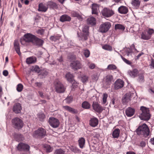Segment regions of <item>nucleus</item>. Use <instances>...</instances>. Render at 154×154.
I'll return each mask as SVG.
<instances>
[{
    "label": "nucleus",
    "instance_id": "f257e3e1",
    "mask_svg": "<svg viewBox=\"0 0 154 154\" xmlns=\"http://www.w3.org/2000/svg\"><path fill=\"white\" fill-rule=\"evenodd\" d=\"M140 110L142 113L139 116L140 119L145 120H149L151 117L149 109L145 106H142L140 107Z\"/></svg>",
    "mask_w": 154,
    "mask_h": 154
},
{
    "label": "nucleus",
    "instance_id": "f03ea898",
    "mask_svg": "<svg viewBox=\"0 0 154 154\" xmlns=\"http://www.w3.org/2000/svg\"><path fill=\"white\" fill-rule=\"evenodd\" d=\"M136 132L138 135H143L144 137L148 136L149 133V129L145 124L140 126L136 130Z\"/></svg>",
    "mask_w": 154,
    "mask_h": 154
},
{
    "label": "nucleus",
    "instance_id": "7ed1b4c3",
    "mask_svg": "<svg viewBox=\"0 0 154 154\" xmlns=\"http://www.w3.org/2000/svg\"><path fill=\"white\" fill-rule=\"evenodd\" d=\"M154 33V30L152 29H149L142 32L141 38L144 40H148L151 38L152 35Z\"/></svg>",
    "mask_w": 154,
    "mask_h": 154
},
{
    "label": "nucleus",
    "instance_id": "20e7f679",
    "mask_svg": "<svg viewBox=\"0 0 154 154\" xmlns=\"http://www.w3.org/2000/svg\"><path fill=\"white\" fill-rule=\"evenodd\" d=\"M111 26V23L109 22L103 23L100 26L99 31L102 33H106L108 31Z\"/></svg>",
    "mask_w": 154,
    "mask_h": 154
},
{
    "label": "nucleus",
    "instance_id": "39448f33",
    "mask_svg": "<svg viewBox=\"0 0 154 154\" xmlns=\"http://www.w3.org/2000/svg\"><path fill=\"white\" fill-rule=\"evenodd\" d=\"M89 27L87 26H84L82 29V33L80 36L79 40L84 41L86 40L88 38L89 35Z\"/></svg>",
    "mask_w": 154,
    "mask_h": 154
},
{
    "label": "nucleus",
    "instance_id": "423d86ee",
    "mask_svg": "<svg viewBox=\"0 0 154 154\" xmlns=\"http://www.w3.org/2000/svg\"><path fill=\"white\" fill-rule=\"evenodd\" d=\"M12 122L16 128L20 129L23 126V123L22 120L18 118H15L12 119Z\"/></svg>",
    "mask_w": 154,
    "mask_h": 154
},
{
    "label": "nucleus",
    "instance_id": "0eeeda50",
    "mask_svg": "<svg viewBox=\"0 0 154 154\" xmlns=\"http://www.w3.org/2000/svg\"><path fill=\"white\" fill-rule=\"evenodd\" d=\"M55 88L56 91L59 93L63 92L65 91V88L61 82L58 81L55 82Z\"/></svg>",
    "mask_w": 154,
    "mask_h": 154
},
{
    "label": "nucleus",
    "instance_id": "6e6552de",
    "mask_svg": "<svg viewBox=\"0 0 154 154\" xmlns=\"http://www.w3.org/2000/svg\"><path fill=\"white\" fill-rule=\"evenodd\" d=\"M35 35L30 33L26 34L24 35V38L23 40H20V42L21 44H23V41H25L26 42H31L33 43L34 39H35Z\"/></svg>",
    "mask_w": 154,
    "mask_h": 154
},
{
    "label": "nucleus",
    "instance_id": "1a4fd4ad",
    "mask_svg": "<svg viewBox=\"0 0 154 154\" xmlns=\"http://www.w3.org/2000/svg\"><path fill=\"white\" fill-rule=\"evenodd\" d=\"M46 134V131L43 128H40L34 132V136L39 137H42Z\"/></svg>",
    "mask_w": 154,
    "mask_h": 154
},
{
    "label": "nucleus",
    "instance_id": "9d476101",
    "mask_svg": "<svg viewBox=\"0 0 154 154\" xmlns=\"http://www.w3.org/2000/svg\"><path fill=\"white\" fill-rule=\"evenodd\" d=\"M49 123L50 125L54 128L57 127L60 124L58 119L54 117L50 118L49 119Z\"/></svg>",
    "mask_w": 154,
    "mask_h": 154
},
{
    "label": "nucleus",
    "instance_id": "9b49d317",
    "mask_svg": "<svg viewBox=\"0 0 154 154\" xmlns=\"http://www.w3.org/2000/svg\"><path fill=\"white\" fill-rule=\"evenodd\" d=\"M101 12L103 16L107 17H110L114 14L112 10L107 8H104Z\"/></svg>",
    "mask_w": 154,
    "mask_h": 154
},
{
    "label": "nucleus",
    "instance_id": "f8f14e48",
    "mask_svg": "<svg viewBox=\"0 0 154 154\" xmlns=\"http://www.w3.org/2000/svg\"><path fill=\"white\" fill-rule=\"evenodd\" d=\"M93 109L95 111L100 113L104 109L103 107L101 106L97 102H93L92 105Z\"/></svg>",
    "mask_w": 154,
    "mask_h": 154
},
{
    "label": "nucleus",
    "instance_id": "ddd939ff",
    "mask_svg": "<svg viewBox=\"0 0 154 154\" xmlns=\"http://www.w3.org/2000/svg\"><path fill=\"white\" fill-rule=\"evenodd\" d=\"M132 95L133 94L131 93H128L126 94L122 99V101L123 103L124 104H126L127 102L131 100Z\"/></svg>",
    "mask_w": 154,
    "mask_h": 154
},
{
    "label": "nucleus",
    "instance_id": "4468645a",
    "mask_svg": "<svg viewBox=\"0 0 154 154\" xmlns=\"http://www.w3.org/2000/svg\"><path fill=\"white\" fill-rule=\"evenodd\" d=\"M124 82L121 79H119L115 82V88L118 89L123 87L124 86Z\"/></svg>",
    "mask_w": 154,
    "mask_h": 154
},
{
    "label": "nucleus",
    "instance_id": "2eb2a0df",
    "mask_svg": "<svg viewBox=\"0 0 154 154\" xmlns=\"http://www.w3.org/2000/svg\"><path fill=\"white\" fill-rule=\"evenodd\" d=\"M70 65L72 69L76 70L80 69L82 67L81 64L78 61L72 62L71 63Z\"/></svg>",
    "mask_w": 154,
    "mask_h": 154
},
{
    "label": "nucleus",
    "instance_id": "dca6fc26",
    "mask_svg": "<svg viewBox=\"0 0 154 154\" xmlns=\"http://www.w3.org/2000/svg\"><path fill=\"white\" fill-rule=\"evenodd\" d=\"M18 149L21 151L22 150H29V146L27 144L20 143H19L17 146Z\"/></svg>",
    "mask_w": 154,
    "mask_h": 154
},
{
    "label": "nucleus",
    "instance_id": "f3484780",
    "mask_svg": "<svg viewBox=\"0 0 154 154\" xmlns=\"http://www.w3.org/2000/svg\"><path fill=\"white\" fill-rule=\"evenodd\" d=\"M113 80V76L110 74L107 75L104 78V81L107 84H110Z\"/></svg>",
    "mask_w": 154,
    "mask_h": 154
},
{
    "label": "nucleus",
    "instance_id": "a211bd4d",
    "mask_svg": "<svg viewBox=\"0 0 154 154\" xmlns=\"http://www.w3.org/2000/svg\"><path fill=\"white\" fill-rule=\"evenodd\" d=\"M22 107L19 103L15 104L13 108V111L16 113H18L20 112Z\"/></svg>",
    "mask_w": 154,
    "mask_h": 154
},
{
    "label": "nucleus",
    "instance_id": "6ab92c4d",
    "mask_svg": "<svg viewBox=\"0 0 154 154\" xmlns=\"http://www.w3.org/2000/svg\"><path fill=\"white\" fill-rule=\"evenodd\" d=\"M48 7L46 4H43V3H40L38 5V11L45 12L47 10Z\"/></svg>",
    "mask_w": 154,
    "mask_h": 154
},
{
    "label": "nucleus",
    "instance_id": "aec40b11",
    "mask_svg": "<svg viewBox=\"0 0 154 154\" xmlns=\"http://www.w3.org/2000/svg\"><path fill=\"white\" fill-rule=\"evenodd\" d=\"M98 123V120L95 117L91 118L89 121L90 125L93 127L97 126Z\"/></svg>",
    "mask_w": 154,
    "mask_h": 154
},
{
    "label": "nucleus",
    "instance_id": "412c9836",
    "mask_svg": "<svg viewBox=\"0 0 154 154\" xmlns=\"http://www.w3.org/2000/svg\"><path fill=\"white\" fill-rule=\"evenodd\" d=\"M14 47L17 53L19 55H21V53L20 51L19 43L18 41L15 40L14 42Z\"/></svg>",
    "mask_w": 154,
    "mask_h": 154
},
{
    "label": "nucleus",
    "instance_id": "4be33fe9",
    "mask_svg": "<svg viewBox=\"0 0 154 154\" xmlns=\"http://www.w3.org/2000/svg\"><path fill=\"white\" fill-rule=\"evenodd\" d=\"M134 109L131 107H128L127 108L125 112L126 115L128 117H131L132 116L134 115Z\"/></svg>",
    "mask_w": 154,
    "mask_h": 154
},
{
    "label": "nucleus",
    "instance_id": "5701e85b",
    "mask_svg": "<svg viewBox=\"0 0 154 154\" xmlns=\"http://www.w3.org/2000/svg\"><path fill=\"white\" fill-rule=\"evenodd\" d=\"M118 11L119 13L122 14H126L128 11V9L126 7L122 6L119 7Z\"/></svg>",
    "mask_w": 154,
    "mask_h": 154
},
{
    "label": "nucleus",
    "instance_id": "b1692460",
    "mask_svg": "<svg viewBox=\"0 0 154 154\" xmlns=\"http://www.w3.org/2000/svg\"><path fill=\"white\" fill-rule=\"evenodd\" d=\"M44 41L42 40L39 39L35 37V39H34L33 43L38 46H41L42 45Z\"/></svg>",
    "mask_w": 154,
    "mask_h": 154
},
{
    "label": "nucleus",
    "instance_id": "393cba45",
    "mask_svg": "<svg viewBox=\"0 0 154 154\" xmlns=\"http://www.w3.org/2000/svg\"><path fill=\"white\" fill-rule=\"evenodd\" d=\"M46 5L48 8H57V4L52 1H48L46 3Z\"/></svg>",
    "mask_w": 154,
    "mask_h": 154
},
{
    "label": "nucleus",
    "instance_id": "a878e982",
    "mask_svg": "<svg viewBox=\"0 0 154 154\" xmlns=\"http://www.w3.org/2000/svg\"><path fill=\"white\" fill-rule=\"evenodd\" d=\"M120 131V130L119 128L115 129L112 131V134L113 138H118L119 137Z\"/></svg>",
    "mask_w": 154,
    "mask_h": 154
},
{
    "label": "nucleus",
    "instance_id": "bb28decb",
    "mask_svg": "<svg viewBox=\"0 0 154 154\" xmlns=\"http://www.w3.org/2000/svg\"><path fill=\"white\" fill-rule=\"evenodd\" d=\"M36 58L35 57H31L26 59V62L28 64H31L36 62Z\"/></svg>",
    "mask_w": 154,
    "mask_h": 154
},
{
    "label": "nucleus",
    "instance_id": "cd10ccee",
    "mask_svg": "<svg viewBox=\"0 0 154 154\" xmlns=\"http://www.w3.org/2000/svg\"><path fill=\"white\" fill-rule=\"evenodd\" d=\"M128 72L130 76L133 77H135L137 76L138 72L137 69H134L132 70H129Z\"/></svg>",
    "mask_w": 154,
    "mask_h": 154
},
{
    "label": "nucleus",
    "instance_id": "c85d7f7f",
    "mask_svg": "<svg viewBox=\"0 0 154 154\" xmlns=\"http://www.w3.org/2000/svg\"><path fill=\"white\" fill-rule=\"evenodd\" d=\"M87 22L88 23L93 26L96 24V20L95 18L92 17H91L88 18Z\"/></svg>",
    "mask_w": 154,
    "mask_h": 154
},
{
    "label": "nucleus",
    "instance_id": "c756f323",
    "mask_svg": "<svg viewBox=\"0 0 154 154\" xmlns=\"http://www.w3.org/2000/svg\"><path fill=\"white\" fill-rule=\"evenodd\" d=\"M99 6L96 4H92V13L97 14L99 10Z\"/></svg>",
    "mask_w": 154,
    "mask_h": 154
},
{
    "label": "nucleus",
    "instance_id": "7c9ffc66",
    "mask_svg": "<svg viewBox=\"0 0 154 154\" xmlns=\"http://www.w3.org/2000/svg\"><path fill=\"white\" fill-rule=\"evenodd\" d=\"M65 77L68 81L72 83L74 80L73 76L72 74L68 72L66 75Z\"/></svg>",
    "mask_w": 154,
    "mask_h": 154
},
{
    "label": "nucleus",
    "instance_id": "2f4dec72",
    "mask_svg": "<svg viewBox=\"0 0 154 154\" xmlns=\"http://www.w3.org/2000/svg\"><path fill=\"white\" fill-rule=\"evenodd\" d=\"M60 20L62 22L66 21H69L71 20V18L68 15L65 14L61 16Z\"/></svg>",
    "mask_w": 154,
    "mask_h": 154
},
{
    "label": "nucleus",
    "instance_id": "473e14b6",
    "mask_svg": "<svg viewBox=\"0 0 154 154\" xmlns=\"http://www.w3.org/2000/svg\"><path fill=\"white\" fill-rule=\"evenodd\" d=\"M71 14L72 17H76L81 20H82V16L77 12L72 11L71 12Z\"/></svg>",
    "mask_w": 154,
    "mask_h": 154
},
{
    "label": "nucleus",
    "instance_id": "72a5a7b5",
    "mask_svg": "<svg viewBox=\"0 0 154 154\" xmlns=\"http://www.w3.org/2000/svg\"><path fill=\"white\" fill-rule=\"evenodd\" d=\"M78 142L80 147L82 149L83 148L85 143V139L83 137L80 138L78 140Z\"/></svg>",
    "mask_w": 154,
    "mask_h": 154
},
{
    "label": "nucleus",
    "instance_id": "f704fd0d",
    "mask_svg": "<svg viewBox=\"0 0 154 154\" xmlns=\"http://www.w3.org/2000/svg\"><path fill=\"white\" fill-rule=\"evenodd\" d=\"M63 107L66 110H67L71 113H77V110L71 108L68 106H63Z\"/></svg>",
    "mask_w": 154,
    "mask_h": 154
},
{
    "label": "nucleus",
    "instance_id": "c9c22d12",
    "mask_svg": "<svg viewBox=\"0 0 154 154\" xmlns=\"http://www.w3.org/2000/svg\"><path fill=\"white\" fill-rule=\"evenodd\" d=\"M140 4V2L139 0H132L131 4L136 8H138Z\"/></svg>",
    "mask_w": 154,
    "mask_h": 154
},
{
    "label": "nucleus",
    "instance_id": "e433bc0d",
    "mask_svg": "<svg viewBox=\"0 0 154 154\" xmlns=\"http://www.w3.org/2000/svg\"><path fill=\"white\" fill-rule=\"evenodd\" d=\"M115 29L116 30L119 29L124 30L125 29V27L123 25L120 24H118L115 25Z\"/></svg>",
    "mask_w": 154,
    "mask_h": 154
},
{
    "label": "nucleus",
    "instance_id": "4c0bfd02",
    "mask_svg": "<svg viewBox=\"0 0 154 154\" xmlns=\"http://www.w3.org/2000/svg\"><path fill=\"white\" fill-rule=\"evenodd\" d=\"M90 104L87 101H84L82 104V107L85 109H89L90 107Z\"/></svg>",
    "mask_w": 154,
    "mask_h": 154
},
{
    "label": "nucleus",
    "instance_id": "58836bf2",
    "mask_svg": "<svg viewBox=\"0 0 154 154\" xmlns=\"http://www.w3.org/2000/svg\"><path fill=\"white\" fill-rule=\"evenodd\" d=\"M99 74L97 73L94 74L91 76L92 79L94 81L96 82L98 79Z\"/></svg>",
    "mask_w": 154,
    "mask_h": 154
},
{
    "label": "nucleus",
    "instance_id": "ea45409f",
    "mask_svg": "<svg viewBox=\"0 0 154 154\" xmlns=\"http://www.w3.org/2000/svg\"><path fill=\"white\" fill-rule=\"evenodd\" d=\"M117 67L114 64H110L108 66L107 69L110 70H114L116 69Z\"/></svg>",
    "mask_w": 154,
    "mask_h": 154
},
{
    "label": "nucleus",
    "instance_id": "a19ab883",
    "mask_svg": "<svg viewBox=\"0 0 154 154\" xmlns=\"http://www.w3.org/2000/svg\"><path fill=\"white\" fill-rule=\"evenodd\" d=\"M102 48L103 49L109 51H111L112 50V47L109 45H106L102 47Z\"/></svg>",
    "mask_w": 154,
    "mask_h": 154
},
{
    "label": "nucleus",
    "instance_id": "79ce46f5",
    "mask_svg": "<svg viewBox=\"0 0 154 154\" xmlns=\"http://www.w3.org/2000/svg\"><path fill=\"white\" fill-rule=\"evenodd\" d=\"M73 98L72 97L69 96L67 97L65 99L64 101L67 104H69L72 102Z\"/></svg>",
    "mask_w": 154,
    "mask_h": 154
},
{
    "label": "nucleus",
    "instance_id": "37998d69",
    "mask_svg": "<svg viewBox=\"0 0 154 154\" xmlns=\"http://www.w3.org/2000/svg\"><path fill=\"white\" fill-rule=\"evenodd\" d=\"M23 88V85L21 84H19L17 85V90L18 92H21L22 91Z\"/></svg>",
    "mask_w": 154,
    "mask_h": 154
},
{
    "label": "nucleus",
    "instance_id": "c03bdc74",
    "mask_svg": "<svg viewBox=\"0 0 154 154\" xmlns=\"http://www.w3.org/2000/svg\"><path fill=\"white\" fill-rule=\"evenodd\" d=\"M108 97V95L106 93L103 94V103L105 104L106 102L107 98Z\"/></svg>",
    "mask_w": 154,
    "mask_h": 154
},
{
    "label": "nucleus",
    "instance_id": "a18cd8bd",
    "mask_svg": "<svg viewBox=\"0 0 154 154\" xmlns=\"http://www.w3.org/2000/svg\"><path fill=\"white\" fill-rule=\"evenodd\" d=\"M65 152L62 149H60L56 150L54 154H64Z\"/></svg>",
    "mask_w": 154,
    "mask_h": 154
},
{
    "label": "nucleus",
    "instance_id": "49530a36",
    "mask_svg": "<svg viewBox=\"0 0 154 154\" xmlns=\"http://www.w3.org/2000/svg\"><path fill=\"white\" fill-rule=\"evenodd\" d=\"M126 53L125 54L128 56H131V54H132V51H131V50L129 49V48H128V49H126Z\"/></svg>",
    "mask_w": 154,
    "mask_h": 154
},
{
    "label": "nucleus",
    "instance_id": "de8ad7c7",
    "mask_svg": "<svg viewBox=\"0 0 154 154\" xmlns=\"http://www.w3.org/2000/svg\"><path fill=\"white\" fill-rule=\"evenodd\" d=\"M32 70L37 73H38L40 71V69L38 66H35L33 67Z\"/></svg>",
    "mask_w": 154,
    "mask_h": 154
},
{
    "label": "nucleus",
    "instance_id": "09e8293b",
    "mask_svg": "<svg viewBox=\"0 0 154 154\" xmlns=\"http://www.w3.org/2000/svg\"><path fill=\"white\" fill-rule=\"evenodd\" d=\"M38 116L40 121H42L45 118V116L43 113H39Z\"/></svg>",
    "mask_w": 154,
    "mask_h": 154
},
{
    "label": "nucleus",
    "instance_id": "8fccbe9b",
    "mask_svg": "<svg viewBox=\"0 0 154 154\" xmlns=\"http://www.w3.org/2000/svg\"><path fill=\"white\" fill-rule=\"evenodd\" d=\"M84 54L86 57H88L90 55V52L87 49L85 50H84Z\"/></svg>",
    "mask_w": 154,
    "mask_h": 154
},
{
    "label": "nucleus",
    "instance_id": "3c124183",
    "mask_svg": "<svg viewBox=\"0 0 154 154\" xmlns=\"http://www.w3.org/2000/svg\"><path fill=\"white\" fill-rule=\"evenodd\" d=\"M88 76L86 75H84L81 78V80L82 82L83 83L86 82L88 81Z\"/></svg>",
    "mask_w": 154,
    "mask_h": 154
},
{
    "label": "nucleus",
    "instance_id": "603ef678",
    "mask_svg": "<svg viewBox=\"0 0 154 154\" xmlns=\"http://www.w3.org/2000/svg\"><path fill=\"white\" fill-rule=\"evenodd\" d=\"M144 76L143 74H140L139 75L138 79V81L140 82H142L143 81Z\"/></svg>",
    "mask_w": 154,
    "mask_h": 154
},
{
    "label": "nucleus",
    "instance_id": "864d4df0",
    "mask_svg": "<svg viewBox=\"0 0 154 154\" xmlns=\"http://www.w3.org/2000/svg\"><path fill=\"white\" fill-rule=\"evenodd\" d=\"M48 152H50L52 151V148L49 145H46L45 147Z\"/></svg>",
    "mask_w": 154,
    "mask_h": 154
},
{
    "label": "nucleus",
    "instance_id": "5fc2aeb1",
    "mask_svg": "<svg viewBox=\"0 0 154 154\" xmlns=\"http://www.w3.org/2000/svg\"><path fill=\"white\" fill-rule=\"evenodd\" d=\"M88 65L89 68L91 69H94L95 66V65L94 64L90 63H88Z\"/></svg>",
    "mask_w": 154,
    "mask_h": 154
},
{
    "label": "nucleus",
    "instance_id": "6e6d98bb",
    "mask_svg": "<svg viewBox=\"0 0 154 154\" xmlns=\"http://www.w3.org/2000/svg\"><path fill=\"white\" fill-rule=\"evenodd\" d=\"M121 58H122V60L126 63L128 65H130L131 64V62H130V61L127 60V59H126L125 58L123 57L122 55H121Z\"/></svg>",
    "mask_w": 154,
    "mask_h": 154
},
{
    "label": "nucleus",
    "instance_id": "4d7b16f0",
    "mask_svg": "<svg viewBox=\"0 0 154 154\" xmlns=\"http://www.w3.org/2000/svg\"><path fill=\"white\" fill-rule=\"evenodd\" d=\"M59 38V37H57L54 36H52L50 37V39L51 40L55 41L57 39H58Z\"/></svg>",
    "mask_w": 154,
    "mask_h": 154
},
{
    "label": "nucleus",
    "instance_id": "13d9d810",
    "mask_svg": "<svg viewBox=\"0 0 154 154\" xmlns=\"http://www.w3.org/2000/svg\"><path fill=\"white\" fill-rule=\"evenodd\" d=\"M37 32L40 35H42L43 34L44 32V30L43 29H40L38 30Z\"/></svg>",
    "mask_w": 154,
    "mask_h": 154
},
{
    "label": "nucleus",
    "instance_id": "bf43d9fd",
    "mask_svg": "<svg viewBox=\"0 0 154 154\" xmlns=\"http://www.w3.org/2000/svg\"><path fill=\"white\" fill-rule=\"evenodd\" d=\"M146 145V143L143 141H141L140 143V146L142 147L145 146Z\"/></svg>",
    "mask_w": 154,
    "mask_h": 154
},
{
    "label": "nucleus",
    "instance_id": "052dcab7",
    "mask_svg": "<svg viewBox=\"0 0 154 154\" xmlns=\"http://www.w3.org/2000/svg\"><path fill=\"white\" fill-rule=\"evenodd\" d=\"M3 74L5 76H7L8 75V72L6 70H4L3 72Z\"/></svg>",
    "mask_w": 154,
    "mask_h": 154
},
{
    "label": "nucleus",
    "instance_id": "680f3d73",
    "mask_svg": "<svg viewBox=\"0 0 154 154\" xmlns=\"http://www.w3.org/2000/svg\"><path fill=\"white\" fill-rule=\"evenodd\" d=\"M38 94H39V95L41 97H42V98L44 97L43 94L42 92L40 91H39L38 92Z\"/></svg>",
    "mask_w": 154,
    "mask_h": 154
},
{
    "label": "nucleus",
    "instance_id": "e2e57ef3",
    "mask_svg": "<svg viewBox=\"0 0 154 154\" xmlns=\"http://www.w3.org/2000/svg\"><path fill=\"white\" fill-rule=\"evenodd\" d=\"M143 54V53H142L139 54L137 56H136V59H138Z\"/></svg>",
    "mask_w": 154,
    "mask_h": 154
},
{
    "label": "nucleus",
    "instance_id": "0e129e2a",
    "mask_svg": "<svg viewBox=\"0 0 154 154\" xmlns=\"http://www.w3.org/2000/svg\"><path fill=\"white\" fill-rule=\"evenodd\" d=\"M42 74L44 76H45L48 74V72L46 71L43 72H42Z\"/></svg>",
    "mask_w": 154,
    "mask_h": 154
},
{
    "label": "nucleus",
    "instance_id": "69168bd1",
    "mask_svg": "<svg viewBox=\"0 0 154 154\" xmlns=\"http://www.w3.org/2000/svg\"><path fill=\"white\" fill-rule=\"evenodd\" d=\"M150 142L152 144L154 145V137L150 139Z\"/></svg>",
    "mask_w": 154,
    "mask_h": 154
},
{
    "label": "nucleus",
    "instance_id": "338daca9",
    "mask_svg": "<svg viewBox=\"0 0 154 154\" xmlns=\"http://www.w3.org/2000/svg\"><path fill=\"white\" fill-rule=\"evenodd\" d=\"M151 65L154 68V60L153 59L151 60Z\"/></svg>",
    "mask_w": 154,
    "mask_h": 154
},
{
    "label": "nucleus",
    "instance_id": "774afa93",
    "mask_svg": "<svg viewBox=\"0 0 154 154\" xmlns=\"http://www.w3.org/2000/svg\"><path fill=\"white\" fill-rule=\"evenodd\" d=\"M17 136L19 137V138H18V140H21L23 139L22 138V136L21 134L17 135Z\"/></svg>",
    "mask_w": 154,
    "mask_h": 154
}]
</instances>
